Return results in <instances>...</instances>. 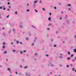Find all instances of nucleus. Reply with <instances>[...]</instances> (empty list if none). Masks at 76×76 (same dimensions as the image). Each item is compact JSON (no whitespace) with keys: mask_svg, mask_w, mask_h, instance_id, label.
<instances>
[{"mask_svg":"<svg viewBox=\"0 0 76 76\" xmlns=\"http://www.w3.org/2000/svg\"><path fill=\"white\" fill-rule=\"evenodd\" d=\"M73 51H74V52H76V49H74Z\"/></svg>","mask_w":76,"mask_h":76,"instance_id":"1","label":"nucleus"},{"mask_svg":"<svg viewBox=\"0 0 76 76\" xmlns=\"http://www.w3.org/2000/svg\"><path fill=\"white\" fill-rule=\"evenodd\" d=\"M8 70H9V71H10V68H8L7 69Z\"/></svg>","mask_w":76,"mask_h":76,"instance_id":"2","label":"nucleus"},{"mask_svg":"<svg viewBox=\"0 0 76 76\" xmlns=\"http://www.w3.org/2000/svg\"><path fill=\"white\" fill-rule=\"evenodd\" d=\"M34 3H37V1H35L34 2Z\"/></svg>","mask_w":76,"mask_h":76,"instance_id":"3","label":"nucleus"},{"mask_svg":"<svg viewBox=\"0 0 76 76\" xmlns=\"http://www.w3.org/2000/svg\"><path fill=\"white\" fill-rule=\"evenodd\" d=\"M49 20H51V17H49L48 18Z\"/></svg>","mask_w":76,"mask_h":76,"instance_id":"4","label":"nucleus"},{"mask_svg":"<svg viewBox=\"0 0 76 76\" xmlns=\"http://www.w3.org/2000/svg\"><path fill=\"white\" fill-rule=\"evenodd\" d=\"M67 59L68 60H70V57L67 58Z\"/></svg>","mask_w":76,"mask_h":76,"instance_id":"5","label":"nucleus"},{"mask_svg":"<svg viewBox=\"0 0 76 76\" xmlns=\"http://www.w3.org/2000/svg\"><path fill=\"white\" fill-rule=\"evenodd\" d=\"M42 10H44V11H45V9L44 8H42Z\"/></svg>","mask_w":76,"mask_h":76,"instance_id":"6","label":"nucleus"},{"mask_svg":"<svg viewBox=\"0 0 76 76\" xmlns=\"http://www.w3.org/2000/svg\"><path fill=\"white\" fill-rule=\"evenodd\" d=\"M68 54H70V52H68Z\"/></svg>","mask_w":76,"mask_h":76,"instance_id":"7","label":"nucleus"},{"mask_svg":"<svg viewBox=\"0 0 76 76\" xmlns=\"http://www.w3.org/2000/svg\"><path fill=\"white\" fill-rule=\"evenodd\" d=\"M73 55L72 54V55H71V57H73Z\"/></svg>","mask_w":76,"mask_h":76,"instance_id":"8","label":"nucleus"},{"mask_svg":"<svg viewBox=\"0 0 76 76\" xmlns=\"http://www.w3.org/2000/svg\"><path fill=\"white\" fill-rule=\"evenodd\" d=\"M23 53V52H22V51H20V53H21V54H22Z\"/></svg>","mask_w":76,"mask_h":76,"instance_id":"9","label":"nucleus"},{"mask_svg":"<svg viewBox=\"0 0 76 76\" xmlns=\"http://www.w3.org/2000/svg\"><path fill=\"white\" fill-rule=\"evenodd\" d=\"M28 67V66H26V67H24L25 69H26V68H27Z\"/></svg>","mask_w":76,"mask_h":76,"instance_id":"10","label":"nucleus"},{"mask_svg":"<svg viewBox=\"0 0 76 76\" xmlns=\"http://www.w3.org/2000/svg\"><path fill=\"white\" fill-rule=\"evenodd\" d=\"M13 52H15V51H16V50H13Z\"/></svg>","mask_w":76,"mask_h":76,"instance_id":"11","label":"nucleus"},{"mask_svg":"<svg viewBox=\"0 0 76 76\" xmlns=\"http://www.w3.org/2000/svg\"><path fill=\"white\" fill-rule=\"evenodd\" d=\"M17 44H19V41H17Z\"/></svg>","mask_w":76,"mask_h":76,"instance_id":"12","label":"nucleus"},{"mask_svg":"<svg viewBox=\"0 0 76 76\" xmlns=\"http://www.w3.org/2000/svg\"><path fill=\"white\" fill-rule=\"evenodd\" d=\"M35 10L36 12H38V11L37 10Z\"/></svg>","mask_w":76,"mask_h":76,"instance_id":"13","label":"nucleus"},{"mask_svg":"<svg viewBox=\"0 0 76 76\" xmlns=\"http://www.w3.org/2000/svg\"><path fill=\"white\" fill-rule=\"evenodd\" d=\"M42 2V1H39V3H41Z\"/></svg>","mask_w":76,"mask_h":76,"instance_id":"14","label":"nucleus"},{"mask_svg":"<svg viewBox=\"0 0 76 76\" xmlns=\"http://www.w3.org/2000/svg\"><path fill=\"white\" fill-rule=\"evenodd\" d=\"M72 70H73V71L75 70V68H73L72 69Z\"/></svg>","mask_w":76,"mask_h":76,"instance_id":"15","label":"nucleus"},{"mask_svg":"<svg viewBox=\"0 0 76 76\" xmlns=\"http://www.w3.org/2000/svg\"><path fill=\"white\" fill-rule=\"evenodd\" d=\"M20 28H22V26H20Z\"/></svg>","mask_w":76,"mask_h":76,"instance_id":"16","label":"nucleus"},{"mask_svg":"<svg viewBox=\"0 0 76 76\" xmlns=\"http://www.w3.org/2000/svg\"><path fill=\"white\" fill-rule=\"evenodd\" d=\"M9 15H8L7 17V18H9Z\"/></svg>","mask_w":76,"mask_h":76,"instance_id":"17","label":"nucleus"},{"mask_svg":"<svg viewBox=\"0 0 76 76\" xmlns=\"http://www.w3.org/2000/svg\"><path fill=\"white\" fill-rule=\"evenodd\" d=\"M6 10V8H4L3 9V10Z\"/></svg>","mask_w":76,"mask_h":76,"instance_id":"18","label":"nucleus"},{"mask_svg":"<svg viewBox=\"0 0 76 76\" xmlns=\"http://www.w3.org/2000/svg\"><path fill=\"white\" fill-rule=\"evenodd\" d=\"M68 6H70L71 5H70V4H68Z\"/></svg>","mask_w":76,"mask_h":76,"instance_id":"19","label":"nucleus"},{"mask_svg":"<svg viewBox=\"0 0 76 76\" xmlns=\"http://www.w3.org/2000/svg\"><path fill=\"white\" fill-rule=\"evenodd\" d=\"M26 40H28V38H26Z\"/></svg>","mask_w":76,"mask_h":76,"instance_id":"20","label":"nucleus"},{"mask_svg":"<svg viewBox=\"0 0 76 76\" xmlns=\"http://www.w3.org/2000/svg\"><path fill=\"white\" fill-rule=\"evenodd\" d=\"M27 12H29V10H27Z\"/></svg>","mask_w":76,"mask_h":76,"instance_id":"21","label":"nucleus"},{"mask_svg":"<svg viewBox=\"0 0 76 76\" xmlns=\"http://www.w3.org/2000/svg\"><path fill=\"white\" fill-rule=\"evenodd\" d=\"M46 57H48V55H46Z\"/></svg>","mask_w":76,"mask_h":76,"instance_id":"22","label":"nucleus"},{"mask_svg":"<svg viewBox=\"0 0 76 76\" xmlns=\"http://www.w3.org/2000/svg\"><path fill=\"white\" fill-rule=\"evenodd\" d=\"M54 47H56V45H54Z\"/></svg>","mask_w":76,"mask_h":76,"instance_id":"23","label":"nucleus"},{"mask_svg":"<svg viewBox=\"0 0 76 76\" xmlns=\"http://www.w3.org/2000/svg\"><path fill=\"white\" fill-rule=\"evenodd\" d=\"M7 53V52H6V51H5V52H4V53Z\"/></svg>","mask_w":76,"mask_h":76,"instance_id":"24","label":"nucleus"},{"mask_svg":"<svg viewBox=\"0 0 76 76\" xmlns=\"http://www.w3.org/2000/svg\"><path fill=\"white\" fill-rule=\"evenodd\" d=\"M0 9H2V7H0Z\"/></svg>","mask_w":76,"mask_h":76,"instance_id":"25","label":"nucleus"},{"mask_svg":"<svg viewBox=\"0 0 76 76\" xmlns=\"http://www.w3.org/2000/svg\"><path fill=\"white\" fill-rule=\"evenodd\" d=\"M4 47H5V46H3V48H4Z\"/></svg>","mask_w":76,"mask_h":76,"instance_id":"26","label":"nucleus"},{"mask_svg":"<svg viewBox=\"0 0 76 76\" xmlns=\"http://www.w3.org/2000/svg\"><path fill=\"white\" fill-rule=\"evenodd\" d=\"M5 43H4H4H3V45H5Z\"/></svg>","mask_w":76,"mask_h":76,"instance_id":"27","label":"nucleus"},{"mask_svg":"<svg viewBox=\"0 0 76 76\" xmlns=\"http://www.w3.org/2000/svg\"><path fill=\"white\" fill-rule=\"evenodd\" d=\"M72 61H75V60L73 59L72 60Z\"/></svg>","mask_w":76,"mask_h":76,"instance_id":"28","label":"nucleus"},{"mask_svg":"<svg viewBox=\"0 0 76 76\" xmlns=\"http://www.w3.org/2000/svg\"><path fill=\"white\" fill-rule=\"evenodd\" d=\"M7 4H10V2H8Z\"/></svg>","mask_w":76,"mask_h":76,"instance_id":"29","label":"nucleus"},{"mask_svg":"<svg viewBox=\"0 0 76 76\" xmlns=\"http://www.w3.org/2000/svg\"><path fill=\"white\" fill-rule=\"evenodd\" d=\"M51 15V13H50L49 15Z\"/></svg>","mask_w":76,"mask_h":76,"instance_id":"30","label":"nucleus"},{"mask_svg":"<svg viewBox=\"0 0 76 76\" xmlns=\"http://www.w3.org/2000/svg\"><path fill=\"white\" fill-rule=\"evenodd\" d=\"M15 73H16V74H18V72H16Z\"/></svg>","mask_w":76,"mask_h":76,"instance_id":"31","label":"nucleus"},{"mask_svg":"<svg viewBox=\"0 0 76 76\" xmlns=\"http://www.w3.org/2000/svg\"><path fill=\"white\" fill-rule=\"evenodd\" d=\"M7 10H8V11H9V10H10V9H7Z\"/></svg>","mask_w":76,"mask_h":76,"instance_id":"32","label":"nucleus"},{"mask_svg":"<svg viewBox=\"0 0 76 76\" xmlns=\"http://www.w3.org/2000/svg\"><path fill=\"white\" fill-rule=\"evenodd\" d=\"M15 14H17V11H16L15 13Z\"/></svg>","mask_w":76,"mask_h":76,"instance_id":"33","label":"nucleus"},{"mask_svg":"<svg viewBox=\"0 0 76 76\" xmlns=\"http://www.w3.org/2000/svg\"><path fill=\"white\" fill-rule=\"evenodd\" d=\"M49 25H51V24L50 23V24H49L48 26H49Z\"/></svg>","mask_w":76,"mask_h":76,"instance_id":"34","label":"nucleus"},{"mask_svg":"<svg viewBox=\"0 0 76 76\" xmlns=\"http://www.w3.org/2000/svg\"><path fill=\"white\" fill-rule=\"evenodd\" d=\"M37 53H35V56H36V55H37Z\"/></svg>","mask_w":76,"mask_h":76,"instance_id":"35","label":"nucleus"},{"mask_svg":"<svg viewBox=\"0 0 76 76\" xmlns=\"http://www.w3.org/2000/svg\"><path fill=\"white\" fill-rule=\"evenodd\" d=\"M27 6H29V4H27Z\"/></svg>","mask_w":76,"mask_h":76,"instance_id":"36","label":"nucleus"},{"mask_svg":"<svg viewBox=\"0 0 76 76\" xmlns=\"http://www.w3.org/2000/svg\"><path fill=\"white\" fill-rule=\"evenodd\" d=\"M66 67H69V66H68V65H67V66H66Z\"/></svg>","mask_w":76,"mask_h":76,"instance_id":"37","label":"nucleus"},{"mask_svg":"<svg viewBox=\"0 0 76 76\" xmlns=\"http://www.w3.org/2000/svg\"><path fill=\"white\" fill-rule=\"evenodd\" d=\"M59 5H61V4H60V3H59Z\"/></svg>","mask_w":76,"mask_h":76,"instance_id":"38","label":"nucleus"},{"mask_svg":"<svg viewBox=\"0 0 76 76\" xmlns=\"http://www.w3.org/2000/svg\"><path fill=\"white\" fill-rule=\"evenodd\" d=\"M54 9H56V7H54Z\"/></svg>","mask_w":76,"mask_h":76,"instance_id":"39","label":"nucleus"},{"mask_svg":"<svg viewBox=\"0 0 76 76\" xmlns=\"http://www.w3.org/2000/svg\"><path fill=\"white\" fill-rule=\"evenodd\" d=\"M26 52V50H25L23 51V52Z\"/></svg>","mask_w":76,"mask_h":76,"instance_id":"40","label":"nucleus"},{"mask_svg":"<svg viewBox=\"0 0 76 76\" xmlns=\"http://www.w3.org/2000/svg\"><path fill=\"white\" fill-rule=\"evenodd\" d=\"M48 30H49V29H50L49 28H47Z\"/></svg>","mask_w":76,"mask_h":76,"instance_id":"41","label":"nucleus"},{"mask_svg":"<svg viewBox=\"0 0 76 76\" xmlns=\"http://www.w3.org/2000/svg\"><path fill=\"white\" fill-rule=\"evenodd\" d=\"M68 10H70V8H69Z\"/></svg>","mask_w":76,"mask_h":76,"instance_id":"42","label":"nucleus"},{"mask_svg":"<svg viewBox=\"0 0 76 76\" xmlns=\"http://www.w3.org/2000/svg\"><path fill=\"white\" fill-rule=\"evenodd\" d=\"M3 29H4V28L3 27Z\"/></svg>","mask_w":76,"mask_h":76,"instance_id":"43","label":"nucleus"},{"mask_svg":"<svg viewBox=\"0 0 76 76\" xmlns=\"http://www.w3.org/2000/svg\"><path fill=\"white\" fill-rule=\"evenodd\" d=\"M20 44H22V42H20Z\"/></svg>","mask_w":76,"mask_h":76,"instance_id":"44","label":"nucleus"},{"mask_svg":"<svg viewBox=\"0 0 76 76\" xmlns=\"http://www.w3.org/2000/svg\"><path fill=\"white\" fill-rule=\"evenodd\" d=\"M15 29H13V31H15Z\"/></svg>","mask_w":76,"mask_h":76,"instance_id":"45","label":"nucleus"},{"mask_svg":"<svg viewBox=\"0 0 76 76\" xmlns=\"http://www.w3.org/2000/svg\"><path fill=\"white\" fill-rule=\"evenodd\" d=\"M10 7H11L10 6L9 7V8H10Z\"/></svg>","mask_w":76,"mask_h":76,"instance_id":"46","label":"nucleus"},{"mask_svg":"<svg viewBox=\"0 0 76 76\" xmlns=\"http://www.w3.org/2000/svg\"><path fill=\"white\" fill-rule=\"evenodd\" d=\"M6 60H7V61H8L7 60V59Z\"/></svg>","mask_w":76,"mask_h":76,"instance_id":"47","label":"nucleus"},{"mask_svg":"<svg viewBox=\"0 0 76 76\" xmlns=\"http://www.w3.org/2000/svg\"><path fill=\"white\" fill-rule=\"evenodd\" d=\"M34 43H33L32 44V45H34Z\"/></svg>","mask_w":76,"mask_h":76,"instance_id":"48","label":"nucleus"},{"mask_svg":"<svg viewBox=\"0 0 76 76\" xmlns=\"http://www.w3.org/2000/svg\"><path fill=\"white\" fill-rule=\"evenodd\" d=\"M75 38H76V35L75 36Z\"/></svg>","mask_w":76,"mask_h":76,"instance_id":"49","label":"nucleus"},{"mask_svg":"<svg viewBox=\"0 0 76 76\" xmlns=\"http://www.w3.org/2000/svg\"><path fill=\"white\" fill-rule=\"evenodd\" d=\"M53 66V65H51V66Z\"/></svg>","mask_w":76,"mask_h":76,"instance_id":"50","label":"nucleus"},{"mask_svg":"<svg viewBox=\"0 0 76 76\" xmlns=\"http://www.w3.org/2000/svg\"><path fill=\"white\" fill-rule=\"evenodd\" d=\"M75 60H76V57H75Z\"/></svg>","mask_w":76,"mask_h":76,"instance_id":"51","label":"nucleus"},{"mask_svg":"<svg viewBox=\"0 0 76 76\" xmlns=\"http://www.w3.org/2000/svg\"><path fill=\"white\" fill-rule=\"evenodd\" d=\"M1 65H0V67H1Z\"/></svg>","mask_w":76,"mask_h":76,"instance_id":"52","label":"nucleus"},{"mask_svg":"<svg viewBox=\"0 0 76 76\" xmlns=\"http://www.w3.org/2000/svg\"><path fill=\"white\" fill-rule=\"evenodd\" d=\"M61 19V18H60V19Z\"/></svg>","mask_w":76,"mask_h":76,"instance_id":"53","label":"nucleus"},{"mask_svg":"<svg viewBox=\"0 0 76 76\" xmlns=\"http://www.w3.org/2000/svg\"><path fill=\"white\" fill-rule=\"evenodd\" d=\"M75 72H76V70H75Z\"/></svg>","mask_w":76,"mask_h":76,"instance_id":"54","label":"nucleus"},{"mask_svg":"<svg viewBox=\"0 0 76 76\" xmlns=\"http://www.w3.org/2000/svg\"><path fill=\"white\" fill-rule=\"evenodd\" d=\"M12 44H13V43H11Z\"/></svg>","mask_w":76,"mask_h":76,"instance_id":"55","label":"nucleus"},{"mask_svg":"<svg viewBox=\"0 0 76 76\" xmlns=\"http://www.w3.org/2000/svg\"><path fill=\"white\" fill-rule=\"evenodd\" d=\"M60 58H62V57H60Z\"/></svg>","mask_w":76,"mask_h":76,"instance_id":"56","label":"nucleus"},{"mask_svg":"<svg viewBox=\"0 0 76 76\" xmlns=\"http://www.w3.org/2000/svg\"><path fill=\"white\" fill-rule=\"evenodd\" d=\"M70 66H72V65H70Z\"/></svg>","mask_w":76,"mask_h":76,"instance_id":"57","label":"nucleus"},{"mask_svg":"<svg viewBox=\"0 0 76 76\" xmlns=\"http://www.w3.org/2000/svg\"><path fill=\"white\" fill-rule=\"evenodd\" d=\"M20 67H22V66H20Z\"/></svg>","mask_w":76,"mask_h":76,"instance_id":"58","label":"nucleus"},{"mask_svg":"<svg viewBox=\"0 0 76 76\" xmlns=\"http://www.w3.org/2000/svg\"><path fill=\"white\" fill-rule=\"evenodd\" d=\"M50 74H51V72H50Z\"/></svg>","mask_w":76,"mask_h":76,"instance_id":"59","label":"nucleus"},{"mask_svg":"<svg viewBox=\"0 0 76 76\" xmlns=\"http://www.w3.org/2000/svg\"><path fill=\"white\" fill-rule=\"evenodd\" d=\"M57 34V32H56Z\"/></svg>","mask_w":76,"mask_h":76,"instance_id":"60","label":"nucleus"},{"mask_svg":"<svg viewBox=\"0 0 76 76\" xmlns=\"http://www.w3.org/2000/svg\"><path fill=\"white\" fill-rule=\"evenodd\" d=\"M10 76H12V75H10Z\"/></svg>","mask_w":76,"mask_h":76,"instance_id":"61","label":"nucleus"},{"mask_svg":"<svg viewBox=\"0 0 76 76\" xmlns=\"http://www.w3.org/2000/svg\"><path fill=\"white\" fill-rule=\"evenodd\" d=\"M28 76H30V75H28Z\"/></svg>","mask_w":76,"mask_h":76,"instance_id":"62","label":"nucleus"},{"mask_svg":"<svg viewBox=\"0 0 76 76\" xmlns=\"http://www.w3.org/2000/svg\"><path fill=\"white\" fill-rule=\"evenodd\" d=\"M26 75H27V74H26Z\"/></svg>","mask_w":76,"mask_h":76,"instance_id":"63","label":"nucleus"},{"mask_svg":"<svg viewBox=\"0 0 76 76\" xmlns=\"http://www.w3.org/2000/svg\"><path fill=\"white\" fill-rule=\"evenodd\" d=\"M39 76H40V75H39Z\"/></svg>","mask_w":76,"mask_h":76,"instance_id":"64","label":"nucleus"}]
</instances>
